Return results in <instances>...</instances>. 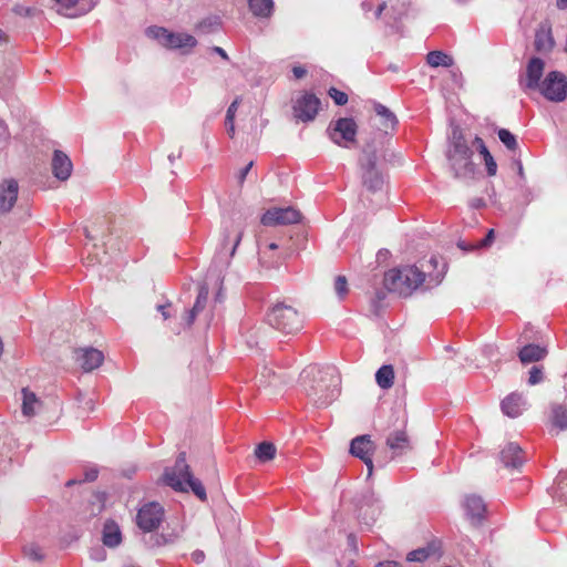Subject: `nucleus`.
<instances>
[{
    "label": "nucleus",
    "mask_w": 567,
    "mask_h": 567,
    "mask_svg": "<svg viewBox=\"0 0 567 567\" xmlns=\"http://www.w3.org/2000/svg\"><path fill=\"white\" fill-rule=\"evenodd\" d=\"M374 450V443L371 440L370 435H360L354 437L350 444V453L359 457L368 468V476H371L373 473V461H372V451Z\"/></svg>",
    "instance_id": "2eb2a0df"
},
{
    "label": "nucleus",
    "mask_w": 567,
    "mask_h": 567,
    "mask_svg": "<svg viewBox=\"0 0 567 567\" xmlns=\"http://www.w3.org/2000/svg\"><path fill=\"white\" fill-rule=\"evenodd\" d=\"M164 518V508L156 502L143 505L136 514V525L144 533L156 530Z\"/></svg>",
    "instance_id": "1a4fd4ad"
},
{
    "label": "nucleus",
    "mask_w": 567,
    "mask_h": 567,
    "mask_svg": "<svg viewBox=\"0 0 567 567\" xmlns=\"http://www.w3.org/2000/svg\"><path fill=\"white\" fill-rule=\"evenodd\" d=\"M328 94L334 101V103L337 105H344L348 103L347 93H344L336 87H330L328 91Z\"/></svg>",
    "instance_id": "a19ab883"
},
{
    "label": "nucleus",
    "mask_w": 567,
    "mask_h": 567,
    "mask_svg": "<svg viewBox=\"0 0 567 567\" xmlns=\"http://www.w3.org/2000/svg\"><path fill=\"white\" fill-rule=\"evenodd\" d=\"M547 353L548 351L545 347L527 344L519 350L518 358L523 364H528L543 360Z\"/></svg>",
    "instance_id": "a878e982"
},
{
    "label": "nucleus",
    "mask_w": 567,
    "mask_h": 567,
    "mask_svg": "<svg viewBox=\"0 0 567 567\" xmlns=\"http://www.w3.org/2000/svg\"><path fill=\"white\" fill-rule=\"evenodd\" d=\"M502 461L508 467H517L524 462V453L518 445L509 443L502 451Z\"/></svg>",
    "instance_id": "cd10ccee"
},
{
    "label": "nucleus",
    "mask_w": 567,
    "mask_h": 567,
    "mask_svg": "<svg viewBox=\"0 0 567 567\" xmlns=\"http://www.w3.org/2000/svg\"><path fill=\"white\" fill-rule=\"evenodd\" d=\"M58 13L75 18L87 13L94 7V0H54Z\"/></svg>",
    "instance_id": "6ab92c4d"
},
{
    "label": "nucleus",
    "mask_w": 567,
    "mask_h": 567,
    "mask_svg": "<svg viewBox=\"0 0 567 567\" xmlns=\"http://www.w3.org/2000/svg\"><path fill=\"white\" fill-rule=\"evenodd\" d=\"M425 281V272L416 266H404L385 272L384 287L400 297H409Z\"/></svg>",
    "instance_id": "7ed1b4c3"
},
{
    "label": "nucleus",
    "mask_w": 567,
    "mask_h": 567,
    "mask_svg": "<svg viewBox=\"0 0 567 567\" xmlns=\"http://www.w3.org/2000/svg\"><path fill=\"white\" fill-rule=\"evenodd\" d=\"M0 136H2L3 140H8L9 137L8 127L2 122H0Z\"/></svg>",
    "instance_id": "bf43d9fd"
},
{
    "label": "nucleus",
    "mask_w": 567,
    "mask_h": 567,
    "mask_svg": "<svg viewBox=\"0 0 567 567\" xmlns=\"http://www.w3.org/2000/svg\"><path fill=\"white\" fill-rule=\"evenodd\" d=\"M557 7L560 9L567 8V0H557Z\"/></svg>",
    "instance_id": "680f3d73"
},
{
    "label": "nucleus",
    "mask_w": 567,
    "mask_h": 567,
    "mask_svg": "<svg viewBox=\"0 0 567 567\" xmlns=\"http://www.w3.org/2000/svg\"><path fill=\"white\" fill-rule=\"evenodd\" d=\"M374 111L382 118V127L384 131L394 128L398 123L396 116L386 106L377 103Z\"/></svg>",
    "instance_id": "f704fd0d"
},
{
    "label": "nucleus",
    "mask_w": 567,
    "mask_h": 567,
    "mask_svg": "<svg viewBox=\"0 0 567 567\" xmlns=\"http://www.w3.org/2000/svg\"><path fill=\"white\" fill-rule=\"evenodd\" d=\"M494 237H495V231L494 229H489L486 237L482 240H480L477 244H465L463 243V251H473V250H478V249H486L488 248L493 240H494Z\"/></svg>",
    "instance_id": "4c0bfd02"
},
{
    "label": "nucleus",
    "mask_w": 567,
    "mask_h": 567,
    "mask_svg": "<svg viewBox=\"0 0 567 567\" xmlns=\"http://www.w3.org/2000/svg\"><path fill=\"white\" fill-rule=\"evenodd\" d=\"M307 394L318 406L329 405L339 394L334 378L317 367H309L301 374Z\"/></svg>",
    "instance_id": "f257e3e1"
},
{
    "label": "nucleus",
    "mask_w": 567,
    "mask_h": 567,
    "mask_svg": "<svg viewBox=\"0 0 567 567\" xmlns=\"http://www.w3.org/2000/svg\"><path fill=\"white\" fill-rule=\"evenodd\" d=\"M483 157V161L485 163V166H486V171H487V175L488 176H494L497 172V164L496 162L494 161L492 154L488 152H486L485 154L482 155Z\"/></svg>",
    "instance_id": "79ce46f5"
},
{
    "label": "nucleus",
    "mask_w": 567,
    "mask_h": 567,
    "mask_svg": "<svg viewBox=\"0 0 567 567\" xmlns=\"http://www.w3.org/2000/svg\"><path fill=\"white\" fill-rule=\"evenodd\" d=\"M86 265L87 266H93L94 265L93 260L90 259V256L86 258Z\"/></svg>",
    "instance_id": "e2e57ef3"
},
{
    "label": "nucleus",
    "mask_w": 567,
    "mask_h": 567,
    "mask_svg": "<svg viewBox=\"0 0 567 567\" xmlns=\"http://www.w3.org/2000/svg\"><path fill=\"white\" fill-rule=\"evenodd\" d=\"M385 446L391 453L390 460L409 453L412 450V442L406 426L390 432L385 440Z\"/></svg>",
    "instance_id": "ddd939ff"
},
{
    "label": "nucleus",
    "mask_w": 567,
    "mask_h": 567,
    "mask_svg": "<svg viewBox=\"0 0 567 567\" xmlns=\"http://www.w3.org/2000/svg\"><path fill=\"white\" fill-rule=\"evenodd\" d=\"M72 484H73V481H69V482L66 483V485H68V486L72 485Z\"/></svg>",
    "instance_id": "774afa93"
},
{
    "label": "nucleus",
    "mask_w": 567,
    "mask_h": 567,
    "mask_svg": "<svg viewBox=\"0 0 567 567\" xmlns=\"http://www.w3.org/2000/svg\"><path fill=\"white\" fill-rule=\"evenodd\" d=\"M19 184L14 178L0 182V214H8L18 200Z\"/></svg>",
    "instance_id": "f3484780"
},
{
    "label": "nucleus",
    "mask_w": 567,
    "mask_h": 567,
    "mask_svg": "<svg viewBox=\"0 0 567 567\" xmlns=\"http://www.w3.org/2000/svg\"><path fill=\"white\" fill-rule=\"evenodd\" d=\"M24 554L27 557H29L31 560L40 561L43 558L42 551L37 546H29L24 549Z\"/></svg>",
    "instance_id": "a18cd8bd"
},
{
    "label": "nucleus",
    "mask_w": 567,
    "mask_h": 567,
    "mask_svg": "<svg viewBox=\"0 0 567 567\" xmlns=\"http://www.w3.org/2000/svg\"><path fill=\"white\" fill-rule=\"evenodd\" d=\"M544 379V372H543V368L542 367H533L529 371V378H528V383L530 385H535L539 382H542Z\"/></svg>",
    "instance_id": "37998d69"
},
{
    "label": "nucleus",
    "mask_w": 567,
    "mask_h": 567,
    "mask_svg": "<svg viewBox=\"0 0 567 567\" xmlns=\"http://www.w3.org/2000/svg\"><path fill=\"white\" fill-rule=\"evenodd\" d=\"M238 104H239V100L236 99L228 107L227 110V113H226V122H231L235 120V114L237 112V107H238Z\"/></svg>",
    "instance_id": "49530a36"
},
{
    "label": "nucleus",
    "mask_w": 567,
    "mask_h": 567,
    "mask_svg": "<svg viewBox=\"0 0 567 567\" xmlns=\"http://www.w3.org/2000/svg\"><path fill=\"white\" fill-rule=\"evenodd\" d=\"M551 424L560 431L567 429V408L561 404H554L551 406Z\"/></svg>",
    "instance_id": "72a5a7b5"
},
{
    "label": "nucleus",
    "mask_w": 567,
    "mask_h": 567,
    "mask_svg": "<svg viewBox=\"0 0 567 567\" xmlns=\"http://www.w3.org/2000/svg\"><path fill=\"white\" fill-rule=\"evenodd\" d=\"M375 567H402L401 564L394 560L380 561Z\"/></svg>",
    "instance_id": "3c124183"
},
{
    "label": "nucleus",
    "mask_w": 567,
    "mask_h": 567,
    "mask_svg": "<svg viewBox=\"0 0 567 567\" xmlns=\"http://www.w3.org/2000/svg\"><path fill=\"white\" fill-rule=\"evenodd\" d=\"M244 234V225L241 223L231 221L230 225L226 227L225 238L223 240V248H226L229 244H231V249L229 255L234 256L238 245L241 241Z\"/></svg>",
    "instance_id": "b1692460"
},
{
    "label": "nucleus",
    "mask_w": 567,
    "mask_h": 567,
    "mask_svg": "<svg viewBox=\"0 0 567 567\" xmlns=\"http://www.w3.org/2000/svg\"><path fill=\"white\" fill-rule=\"evenodd\" d=\"M320 99L313 93L303 92L292 104V115L296 121L311 122L320 110Z\"/></svg>",
    "instance_id": "6e6552de"
},
{
    "label": "nucleus",
    "mask_w": 567,
    "mask_h": 567,
    "mask_svg": "<svg viewBox=\"0 0 567 567\" xmlns=\"http://www.w3.org/2000/svg\"><path fill=\"white\" fill-rule=\"evenodd\" d=\"M252 165H254V162L251 161L239 172V175H238L239 184L244 183V181H245L248 172L251 169Z\"/></svg>",
    "instance_id": "8fccbe9b"
},
{
    "label": "nucleus",
    "mask_w": 567,
    "mask_h": 567,
    "mask_svg": "<svg viewBox=\"0 0 567 567\" xmlns=\"http://www.w3.org/2000/svg\"><path fill=\"white\" fill-rule=\"evenodd\" d=\"M375 381L381 389H390L394 383V369L391 364L382 365L375 373Z\"/></svg>",
    "instance_id": "2f4dec72"
},
{
    "label": "nucleus",
    "mask_w": 567,
    "mask_h": 567,
    "mask_svg": "<svg viewBox=\"0 0 567 567\" xmlns=\"http://www.w3.org/2000/svg\"><path fill=\"white\" fill-rule=\"evenodd\" d=\"M466 153H467V152L463 150V152H462L463 158H465Z\"/></svg>",
    "instance_id": "338daca9"
},
{
    "label": "nucleus",
    "mask_w": 567,
    "mask_h": 567,
    "mask_svg": "<svg viewBox=\"0 0 567 567\" xmlns=\"http://www.w3.org/2000/svg\"><path fill=\"white\" fill-rule=\"evenodd\" d=\"M348 543L353 548V550L357 551V549H358L357 537L353 534L348 535Z\"/></svg>",
    "instance_id": "6e6d98bb"
},
{
    "label": "nucleus",
    "mask_w": 567,
    "mask_h": 567,
    "mask_svg": "<svg viewBox=\"0 0 567 567\" xmlns=\"http://www.w3.org/2000/svg\"><path fill=\"white\" fill-rule=\"evenodd\" d=\"M544 66L545 64L540 59H530L526 68V75L522 76L519 80V84L525 91L538 87Z\"/></svg>",
    "instance_id": "aec40b11"
},
{
    "label": "nucleus",
    "mask_w": 567,
    "mask_h": 567,
    "mask_svg": "<svg viewBox=\"0 0 567 567\" xmlns=\"http://www.w3.org/2000/svg\"><path fill=\"white\" fill-rule=\"evenodd\" d=\"M327 132L334 144L347 148L355 143L358 125L351 117H340L330 123Z\"/></svg>",
    "instance_id": "423d86ee"
},
{
    "label": "nucleus",
    "mask_w": 567,
    "mask_h": 567,
    "mask_svg": "<svg viewBox=\"0 0 567 567\" xmlns=\"http://www.w3.org/2000/svg\"><path fill=\"white\" fill-rule=\"evenodd\" d=\"M22 414L27 417H32L42 410V401L35 395L34 392L28 388L22 389Z\"/></svg>",
    "instance_id": "5701e85b"
},
{
    "label": "nucleus",
    "mask_w": 567,
    "mask_h": 567,
    "mask_svg": "<svg viewBox=\"0 0 567 567\" xmlns=\"http://www.w3.org/2000/svg\"><path fill=\"white\" fill-rule=\"evenodd\" d=\"M97 477V470L93 468V470H90L87 472H85V481L87 482H93L95 481Z\"/></svg>",
    "instance_id": "603ef678"
},
{
    "label": "nucleus",
    "mask_w": 567,
    "mask_h": 567,
    "mask_svg": "<svg viewBox=\"0 0 567 567\" xmlns=\"http://www.w3.org/2000/svg\"><path fill=\"white\" fill-rule=\"evenodd\" d=\"M452 137L446 152V165L444 174L446 178L456 181L458 178V167L461 161V133H458L457 126L452 123Z\"/></svg>",
    "instance_id": "9d476101"
},
{
    "label": "nucleus",
    "mask_w": 567,
    "mask_h": 567,
    "mask_svg": "<svg viewBox=\"0 0 567 567\" xmlns=\"http://www.w3.org/2000/svg\"><path fill=\"white\" fill-rule=\"evenodd\" d=\"M471 206L473 208H483V207H485V202L482 198H476L471 202Z\"/></svg>",
    "instance_id": "4d7b16f0"
},
{
    "label": "nucleus",
    "mask_w": 567,
    "mask_h": 567,
    "mask_svg": "<svg viewBox=\"0 0 567 567\" xmlns=\"http://www.w3.org/2000/svg\"><path fill=\"white\" fill-rule=\"evenodd\" d=\"M147 34L158 40L167 49L194 48L197 43L196 39L190 34L169 32L162 27L148 28Z\"/></svg>",
    "instance_id": "0eeeda50"
},
{
    "label": "nucleus",
    "mask_w": 567,
    "mask_h": 567,
    "mask_svg": "<svg viewBox=\"0 0 567 567\" xmlns=\"http://www.w3.org/2000/svg\"><path fill=\"white\" fill-rule=\"evenodd\" d=\"M207 300H208V287L206 285H203L199 288V291H198V295H197V298H196V301H195L193 308L186 312V316L184 318L186 327H190L194 323L198 313L205 309V307L207 305Z\"/></svg>",
    "instance_id": "393cba45"
},
{
    "label": "nucleus",
    "mask_w": 567,
    "mask_h": 567,
    "mask_svg": "<svg viewBox=\"0 0 567 567\" xmlns=\"http://www.w3.org/2000/svg\"><path fill=\"white\" fill-rule=\"evenodd\" d=\"M103 544L107 547H116L122 542V535L118 525L115 522H106L103 527Z\"/></svg>",
    "instance_id": "c85d7f7f"
},
{
    "label": "nucleus",
    "mask_w": 567,
    "mask_h": 567,
    "mask_svg": "<svg viewBox=\"0 0 567 567\" xmlns=\"http://www.w3.org/2000/svg\"><path fill=\"white\" fill-rule=\"evenodd\" d=\"M498 137L508 150L515 151L517 148L516 137L508 130L501 128Z\"/></svg>",
    "instance_id": "58836bf2"
},
{
    "label": "nucleus",
    "mask_w": 567,
    "mask_h": 567,
    "mask_svg": "<svg viewBox=\"0 0 567 567\" xmlns=\"http://www.w3.org/2000/svg\"><path fill=\"white\" fill-rule=\"evenodd\" d=\"M463 513L473 526H477L487 519V504L480 495H467L463 504Z\"/></svg>",
    "instance_id": "4468645a"
},
{
    "label": "nucleus",
    "mask_w": 567,
    "mask_h": 567,
    "mask_svg": "<svg viewBox=\"0 0 567 567\" xmlns=\"http://www.w3.org/2000/svg\"><path fill=\"white\" fill-rule=\"evenodd\" d=\"M267 322L285 334H293L302 329V319L291 306L278 302L267 312Z\"/></svg>",
    "instance_id": "20e7f679"
},
{
    "label": "nucleus",
    "mask_w": 567,
    "mask_h": 567,
    "mask_svg": "<svg viewBox=\"0 0 567 567\" xmlns=\"http://www.w3.org/2000/svg\"><path fill=\"white\" fill-rule=\"evenodd\" d=\"M558 497L567 502V474H561L557 482Z\"/></svg>",
    "instance_id": "c03bdc74"
},
{
    "label": "nucleus",
    "mask_w": 567,
    "mask_h": 567,
    "mask_svg": "<svg viewBox=\"0 0 567 567\" xmlns=\"http://www.w3.org/2000/svg\"><path fill=\"white\" fill-rule=\"evenodd\" d=\"M4 41V33L0 30V43Z\"/></svg>",
    "instance_id": "0e129e2a"
},
{
    "label": "nucleus",
    "mask_w": 567,
    "mask_h": 567,
    "mask_svg": "<svg viewBox=\"0 0 567 567\" xmlns=\"http://www.w3.org/2000/svg\"><path fill=\"white\" fill-rule=\"evenodd\" d=\"M302 215L292 207L268 209L260 219L264 226L292 225L301 221Z\"/></svg>",
    "instance_id": "f8f14e48"
},
{
    "label": "nucleus",
    "mask_w": 567,
    "mask_h": 567,
    "mask_svg": "<svg viewBox=\"0 0 567 567\" xmlns=\"http://www.w3.org/2000/svg\"><path fill=\"white\" fill-rule=\"evenodd\" d=\"M426 63L431 68H451L455 64L453 56L444 53L443 51H431L426 54Z\"/></svg>",
    "instance_id": "c756f323"
},
{
    "label": "nucleus",
    "mask_w": 567,
    "mask_h": 567,
    "mask_svg": "<svg viewBox=\"0 0 567 567\" xmlns=\"http://www.w3.org/2000/svg\"><path fill=\"white\" fill-rule=\"evenodd\" d=\"M361 168V178L363 185L369 192L375 193L381 190L384 184L382 174L377 168L375 151H363L359 161Z\"/></svg>",
    "instance_id": "39448f33"
},
{
    "label": "nucleus",
    "mask_w": 567,
    "mask_h": 567,
    "mask_svg": "<svg viewBox=\"0 0 567 567\" xmlns=\"http://www.w3.org/2000/svg\"><path fill=\"white\" fill-rule=\"evenodd\" d=\"M249 9L254 16L267 18L271 14L274 9L272 0H248Z\"/></svg>",
    "instance_id": "473e14b6"
},
{
    "label": "nucleus",
    "mask_w": 567,
    "mask_h": 567,
    "mask_svg": "<svg viewBox=\"0 0 567 567\" xmlns=\"http://www.w3.org/2000/svg\"><path fill=\"white\" fill-rule=\"evenodd\" d=\"M74 359L83 371L91 372L103 363L104 354L95 348H80L74 350Z\"/></svg>",
    "instance_id": "a211bd4d"
},
{
    "label": "nucleus",
    "mask_w": 567,
    "mask_h": 567,
    "mask_svg": "<svg viewBox=\"0 0 567 567\" xmlns=\"http://www.w3.org/2000/svg\"><path fill=\"white\" fill-rule=\"evenodd\" d=\"M334 291L340 299H343L348 291V281L344 276H337L334 280Z\"/></svg>",
    "instance_id": "ea45409f"
},
{
    "label": "nucleus",
    "mask_w": 567,
    "mask_h": 567,
    "mask_svg": "<svg viewBox=\"0 0 567 567\" xmlns=\"http://www.w3.org/2000/svg\"><path fill=\"white\" fill-rule=\"evenodd\" d=\"M472 147L477 150L481 155L488 152L487 147L485 146V143L483 142V140L481 137H475V140L472 143Z\"/></svg>",
    "instance_id": "de8ad7c7"
},
{
    "label": "nucleus",
    "mask_w": 567,
    "mask_h": 567,
    "mask_svg": "<svg viewBox=\"0 0 567 567\" xmlns=\"http://www.w3.org/2000/svg\"><path fill=\"white\" fill-rule=\"evenodd\" d=\"M524 405L525 401L523 399V395L514 392L504 399V401L502 402V410L506 415L511 417H516L520 415Z\"/></svg>",
    "instance_id": "bb28decb"
},
{
    "label": "nucleus",
    "mask_w": 567,
    "mask_h": 567,
    "mask_svg": "<svg viewBox=\"0 0 567 567\" xmlns=\"http://www.w3.org/2000/svg\"><path fill=\"white\" fill-rule=\"evenodd\" d=\"M158 310L162 312V316H163L164 319L169 318V313L167 311V307L166 306H158Z\"/></svg>",
    "instance_id": "052dcab7"
},
{
    "label": "nucleus",
    "mask_w": 567,
    "mask_h": 567,
    "mask_svg": "<svg viewBox=\"0 0 567 567\" xmlns=\"http://www.w3.org/2000/svg\"><path fill=\"white\" fill-rule=\"evenodd\" d=\"M163 481L177 492H188L190 489L200 501L207 498L205 487L190 472L185 452L179 453L174 466L165 470Z\"/></svg>",
    "instance_id": "f03ea898"
},
{
    "label": "nucleus",
    "mask_w": 567,
    "mask_h": 567,
    "mask_svg": "<svg viewBox=\"0 0 567 567\" xmlns=\"http://www.w3.org/2000/svg\"><path fill=\"white\" fill-rule=\"evenodd\" d=\"M542 93L550 101H564L567 96L566 76L557 71L550 72L543 82Z\"/></svg>",
    "instance_id": "9b49d317"
},
{
    "label": "nucleus",
    "mask_w": 567,
    "mask_h": 567,
    "mask_svg": "<svg viewBox=\"0 0 567 567\" xmlns=\"http://www.w3.org/2000/svg\"><path fill=\"white\" fill-rule=\"evenodd\" d=\"M534 44L538 52H549L554 48L555 41L551 33V23L548 20L539 24Z\"/></svg>",
    "instance_id": "4be33fe9"
},
{
    "label": "nucleus",
    "mask_w": 567,
    "mask_h": 567,
    "mask_svg": "<svg viewBox=\"0 0 567 567\" xmlns=\"http://www.w3.org/2000/svg\"><path fill=\"white\" fill-rule=\"evenodd\" d=\"M225 124H226V128H227V133L230 137H234L235 135V124H234V121L231 122H226L225 121Z\"/></svg>",
    "instance_id": "5fc2aeb1"
},
{
    "label": "nucleus",
    "mask_w": 567,
    "mask_h": 567,
    "mask_svg": "<svg viewBox=\"0 0 567 567\" xmlns=\"http://www.w3.org/2000/svg\"><path fill=\"white\" fill-rule=\"evenodd\" d=\"M430 262H431V264H434V265L436 266L437 260H436V258L432 257V258H431V260H430Z\"/></svg>",
    "instance_id": "69168bd1"
},
{
    "label": "nucleus",
    "mask_w": 567,
    "mask_h": 567,
    "mask_svg": "<svg viewBox=\"0 0 567 567\" xmlns=\"http://www.w3.org/2000/svg\"><path fill=\"white\" fill-rule=\"evenodd\" d=\"M276 446L270 442H262L255 449V456L262 463L271 461L276 456Z\"/></svg>",
    "instance_id": "c9c22d12"
},
{
    "label": "nucleus",
    "mask_w": 567,
    "mask_h": 567,
    "mask_svg": "<svg viewBox=\"0 0 567 567\" xmlns=\"http://www.w3.org/2000/svg\"><path fill=\"white\" fill-rule=\"evenodd\" d=\"M440 549V546L436 542L430 543L426 547H421L410 551L406 556L408 561H424L429 557L436 554Z\"/></svg>",
    "instance_id": "7c9ffc66"
},
{
    "label": "nucleus",
    "mask_w": 567,
    "mask_h": 567,
    "mask_svg": "<svg viewBox=\"0 0 567 567\" xmlns=\"http://www.w3.org/2000/svg\"><path fill=\"white\" fill-rule=\"evenodd\" d=\"M52 173L59 181H66L72 173L73 164L70 157L62 151L55 150L52 157Z\"/></svg>",
    "instance_id": "412c9836"
},
{
    "label": "nucleus",
    "mask_w": 567,
    "mask_h": 567,
    "mask_svg": "<svg viewBox=\"0 0 567 567\" xmlns=\"http://www.w3.org/2000/svg\"><path fill=\"white\" fill-rule=\"evenodd\" d=\"M214 52H216L217 54H219L224 60H228V54L226 53V51L220 48V47H214L213 48Z\"/></svg>",
    "instance_id": "13d9d810"
},
{
    "label": "nucleus",
    "mask_w": 567,
    "mask_h": 567,
    "mask_svg": "<svg viewBox=\"0 0 567 567\" xmlns=\"http://www.w3.org/2000/svg\"><path fill=\"white\" fill-rule=\"evenodd\" d=\"M278 246L275 243L267 245V247L260 252V261L264 267L270 269L275 268L280 264V258H274L271 252L277 250Z\"/></svg>",
    "instance_id": "e433bc0d"
},
{
    "label": "nucleus",
    "mask_w": 567,
    "mask_h": 567,
    "mask_svg": "<svg viewBox=\"0 0 567 567\" xmlns=\"http://www.w3.org/2000/svg\"><path fill=\"white\" fill-rule=\"evenodd\" d=\"M192 557H193L194 561H196L197 564H200L202 561H204L205 555L203 551L197 550L192 554Z\"/></svg>",
    "instance_id": "864d4df0"
},
{
    "label": "nucleus",
    "mask_w": 567,
    "mask_h": 567,
    "mask_svg": "<svg viewBox=\"0 0 567 567\" xmlns=\"http://www.w3.org/2000/svg\"><path fill=\"white\" fill-rule=\"evenodd\" d=\"M291 71H292L295 79H297V80L302 79L307 75V70L301 65L292 66Z\"/></svg>",
    "instance_id": "09e8293b"
},
{
    "label": "nucleus",
    "mask_w": 567,
    "mask_h": 567,
    "mask_svg": "<svg viewBox=\"0 0 567 567\" xmlns=\"http://www.w3.org/2000/svg\"><path fill=\"white\" fill-rule=\"evenodd\" d=\"M85 236L94 241V247L97 246V243H101L103 247L113 245L111 224L105 218H100L85 227Z\"/></svg>",
    "instance_id": "dca6fc26"
}]
</instances>
